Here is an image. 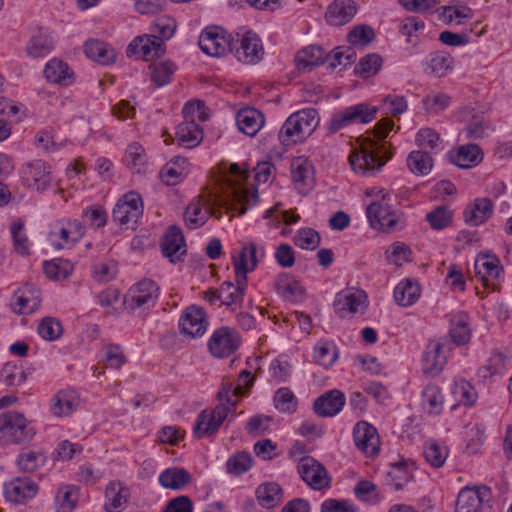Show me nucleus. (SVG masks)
<instances>
[{
	"label": "nucleus",
	"mask_w": 512,
	"mask_h": 512,
	"mask_svg": "<svg viewBox=\"0 0 512 512\" xmlns=\"http://www.w3.org/2000/svg\"><path fill=\"white\" fill-rule=\"evenodd\" d=\"M423 455L432 467L440 468L448 458L449 449L444 443L429 440L424 444Z\"/></svg>",
	"instance_id": "48"
},
{
	"label": "nucleus",
	"mask_w": 512,
	"mask_h": 512,
	"mask_svg": "<svg viewBox=\"0 0 512 512\" xmlns=\"http://www.w3.org/2000/svg\"><path fill=\"white\" fill-rule=\"evenodd\" d=\"M451 162L462 169H469L477 166L483 160V151L476 144H465L460 146L450 156Z\"/></svg>",
	"instance_id": "34"
},
{
	"label": "nucleus",
	"mask_w": 512,
	"mask_h": 512,
	"mask_svg": "<svg viewBox=\"0 0 512 512\" xmlns=\"http://www.w3.org/2000/svg\"><path fill=\"white\" fill-rule=\"evenodd\" d=\"M175 136L180 146L194 148L202 141L203 132L196 122L184 121L176 127Z\"/></svg>",
	"instance_id": "38"
},
{
	"label": "nucleus",
	"mask_w": 512,
	"mask_h": 512,
	"mask_svg": "<svg viewBox=\"0 0 512 512\" xmlns=\"http://www.w3.org/2000/svg\"><path fill=\"white\" fill-rule=\"evenodd\" d=\"M179 326L185 335L191 338L201 337L208 326L205 311L196 306L186 308L180 318Z\"/></svg>",
	"instance_id": "21"
},
{
	"label": "nucleus",
	"mask_w": 512,
	"mask_h": 512,
	"mask_svg": "<svg viewBox=\"0 0 512 512\" xmlns=\"http://www.w3.org/2000/svg\"><path fill=\"white\" fill-rule=\"evenodd\" d=\"M35 430L25 416L15 411L0 414V443L20 444L33 438Z\"/></svg>",
	"instance_id": "6"
},
{
	"label": "nucleus",
	"mask_w": 512,
	"mask_h": 512,
	"mask_svg": "<svg viewBox=\"0 0 512 512\" xmlns=\"http://www.w3.org/2000/svg\"><path fill=\"white\" fill-rule=\"evenodd\" d=\"M450 336L457 345H465L471 339V328L467 315L458 314L451 320Z\"/></svg>",
	"instance_id": "49"
},
{
	"label": "nucleus",
	"mask_w": 512,
	"mask_h": 512,
	"mask_svg": "<svg viewBox=\"0 0 512 512\" xmlns=\"http://www.w3.org/2000/svg\"><path fill=\"white\" fill-rule=\"evenodd\" d=\"M430 226L435 230H442L452 222V211L445 206H438L426 216Z\"/></svg>",
	"instance_id": "64"
},
{
	"label": "nucleus",
	"mask_w": 512,
	"mask_h": 512,
	"mask_svg": "<svg viewBox=\"0 0 512 512\" xmlns=\"http://www.w3.org/2000/svg\"><path fill=\"white\" fill-rule=\"evenodd\" d=\"M410 171L416 175H427L433 167L432 157L425 151H412L407 158Z\"/></svg>",
	"instance_id": "54"
},
{
	"label": "nucleus",
	"mask_w": 512,
	"mask_h": 512,
	"mask_svg": "<svg viewBox=\"0 0 512 512\" xmlns=\"http://www.w3.org/2000/svg\"><path fill=\"white\" fill-rule=\"evenodd\" d=\"M142 213L143 205L140 195L136 192H129L116 203L112 211V218L121 225L133 226Z\"/></svg>",
	"instance_id": "12"
},
{
	"label": "nucleus",
	"mask_w": 512,
	"mask_h": 512,
	"mask_svg": "<svg viewBox=\"0 0 512 512\" xmlns=\"http://www.w3.org/2000/svg\"><path fill=\"white\" fill-rule=\"evenodd\" d=\"M378 109L366 103H359L336 111L325 123L324 128L328 135L355 124H367L375 119Z\"/></svg>",
	"instance_id": "5"
},
{
	"label": "nucleus",
	"mask_w": 512,
	"mask_h": 512,
	"mask_svg": "<svg viewBox=\"0 0 512 512\" xmlns=\"http://www.w3.org/2000/svg\"><path fill=\"white\" fill-rule=\"evenodd\" d=\"M378 197L379 200L371 202L366 208L370 226L385 233L401 230L405 226L403 213L389 203L391 194L381 190Z\"/></svg>",
	"instance_id": "4"
},
{
	"label": "nucleus",
	"mask_w": 512,
	"mask_h": 512,
	"mask_svg": "<svg viewBox=\"0 0 512 512\" xmlns=\"http://www.w3.org/2000/svg\"><path fill=\"white\" fill-rule=\"evenodd\" d=\"M209 214H214L210 207L203 208L200 199H194L185 210V222L190 229H196L205 224Z\"/></svg>",
	"instance_id": "45"
},
{
	"label": "nucleus",
	"mask_w": 512,
	"mask_h": 512,
	"mask_svg": "<svg viewBox=\"0 0 512 512\" xmlns=\"http://www.w3.org/2000/svg\"><path fill=\"white\" fill-rule=\"evenodd\" d=\"M416 142L420 147L431 149L435 152L443 150L439 134L431 128L420 129L416 135Z\"/></svg>",
	"instance_id": "61"
},
{
	"label": "nucleus",
	"mask_w": 512,
	"mask_h": 512,
	"mask_svg": "<svg viewBox=\"0 0 512 512\" xmlns=\"http://www.w3.org/2000/svg\"><path fill=\"white\" fill-rule=\"evenodd\" d=\"M55 47L51 34L46 30H39L31 36L26 43L25 52L28 57L40 58L50 54Z\"/></svg>",
	"instance_id": "31"
},
{
	"label": "nucleus",
	"mask_w": 512,
	"mask_h": 512,
	"mask_svg": "<svg viewBox=\"0 0 512 512\" xmlns=\"http://www.w3.org/2000/svg\"><path fill=\"white\" fill-rule=\"evenodd\" d=\"M234 201L228 205V209L236 211L239 215L246 213L248 208L254 206L258 201V192L256 190L250 191L248 189L233 188Z\"/></svg>",
	"instance_id": "47"
},
{
	"label": "nucleus",
	"mask_w": 512,
	"mask_h": 512,
	"mask_svg": "<svg viewBox=\"0 0 512 512\" xmlns=\"http://www.w3.org/2000/svg\"><path fill=\"white\" fill-rule=\"evenodd\" d=\"M253 465V459L247 452H239L231 456L226 463L227 472L239 476L247 472Z\"/></svg>",
	"instance_id": "57"
},
{
	"label": "nucleus",
	"mask_w": 512,
	"mask_h": 512,
	"mask_svg": "<svg viewBox=\"0 0 512 512\" xmlns=\"http://www.w3.org/2000/svg\"><path fill=\"white\" fill-rule=\"evenodd\" d=\"M165 49V43L150 34L136 37L129 44L127 52L145 60H152L162 56Z\"/></svg>",
	"instance_id": "22"
},
{
	"label": "nucleus",
	"mask_w": 512,
	"mask_h": 512,
	"mask_svg": "<svg viewBox=\"0 0 512 512\" xmlns=\"http://www.w3.org/2000/svg\"><path fill=\"white\" fill-rule=\"evenodd\" d=\"M356 13L353 0H334L327 8L325 19L332 26H341L350 22Z\"/></svg>",
	"instance_id": "25"
},
{
	"label": "nucleus",
	"mask_w": 512,
	"mask_h": 512,
	"mask_svg": "<svg viewBox=\"0 0 512 512\" xmlns=\"http://www.w3.org/2000/svg\"><path fill=\"white\" fill-rule=\"evenodd\" d=\"M320 122L314 108L294 112L283 123L278 139L284 146H291L305 141L316 130Z\"/></svg>",
	"instance_id": "2"
},
{
	"label": "nucleus",
	"mask_w": 512,
	"mask_h": 512,
	"mask_svg": "<svg viewBox=\"0 0 512 512\" xmlns=\"http://www.w3.org/2000/svg\"><path fill=\"white\" fill-rule=\"evenodd\" d=\"M37 493V484L27 477H17L4 484V496L11 503L24 504Z\"/></svg>",
	"instance_id": "19"
},
{
	"label": "nucleus",
	"mask_w": 512,
	"mask_h": 512,
	"mask_svg": "<svg viewBox=\"0 0 512 512\" xmlns=\"http://www.w3.org/2000/svg\"><path fill=\"white\" fill-rule=\"evenodd\" d=\"M130 499V489L120 481H112L105 490V510L107 512L122 511Z\"/></svg>",
	"instance_id": "27"
},
{
	"label": "nucleus",
	"mask_w": 512,
	"mask_h": 512,
	"mask_svg": "<svg viewBox=\"0 0 512 512\" xmlns=\"http://www.w3.org/2000/svg\"><path fill=\"white\" fill-rule=\"evenodd\" d=\"M264 256V248H258L254 242L243 244L239 253L232 256L235 276L247 278V274L255 270Z\"/></svg>",
	"instance_id": "16"
},
{
	"label": "nucleus",
	"mask_w": 512,
	"mask_h": 512,
	"mask_svg": "<svg viewBox=\"0 0 512 512\" xmlns=\"http://www.w3.org/2000/svg\"><path fill=\"white\" fill-rule=\"evenodd\" d=\"M412 479V464L405 460L391 464L386 474V484L396 491L403 489Z\"/></svg>",
	"instance_id": "37"
},
{
	"label": "nucleus",
	"mask_w": 512,
	"mask_h": 512,
	"mask_svg": "<svg viewBox=\"0 0 512 512\" xmlns=\"http://www.w3.org/2000/svg\"><path fill=\"white\" fill-rule=\"evenodd\" d=\"M353 440L356 447L367 456H376L380 450V439L377 430L368 422L360 421L353 429Z\"/></svg>",
	"instance_id": "18"
},
{
	"label": "nucleus",
	"mask_w": 512,
	"mask_h": 512,
	"mask_svg": "<svg viewBox=\"0 0 512 512\" xmlns=\"http://www.w3.org/2000/svg\"><path fill=\"white\" fill-rule=\"evenodd\" d=\"M493 212V204L488 198L476 199L464 212V221L470 226H479L490 218Z\"/></svg>",
	"instance_id": "36"
},
{
	"label": "nucleus",
	"mask_w": 512,
	"mask_h": 512,
	"mask_svg": "<svg viewBox=\"0 0 512 512\" xmlns=\"http://www.w3.org/2000/svg\"><path fill=\"white\" fill-rule=\"evenodd\" d=\"M190 481L191 475L184 468H168L159 475L160 484L172 490H181Z\"/></svg>",
	"instance_id": "44"
},
{
	"label": "nucleus",
	"mask_w": 512,
	"mask_h": 512,
	"mask_svg": "<svg viewBox=\"0 0 512 512\" xmlns=\"http://www.w3.org/2000/svg\"><path fill=\"white\" fill-rule=\"evenodd\" d=\"M184 246L185 239L181 229L175 225L170 226L161 243L163 255L169 258L170 262L176 263L185 254Z\"/></svg>",
	"instance_id": "24"
},
{
	"label": "nucleus",
	"mask_w": 512,
	"mask_h": 512,
	"mask_svg": "<svg viewBox=\"0 0 512 512\" xmlns=\"http://www.w3.org/2000/svg\"><path fill=\"white\" fill-rule=\"evenodd\" d=\"M44 77L47 81L68 86L74 81V73L68 64L60 59H51L44 68Z\"/></svg>",
	"instance_id": "33"
},
{
	"label": "nucleus",
	"mask_w": 512,
	"mask_h": 512,
	"mask_svg": "<svg viewBox=\"0 0 512 512\" xmlns=\"http://www.w3.org/2000/svg\"><path fill=\"white\" fill-rule=\"evenodd\" d=\"M446 364V356L443 354L440 343H430L422 357V371L426 375L436 376L440 374Z\"/></svg>",
	"instance_id": "32"
},
{
	"label": "nucleus",
	"mask_w": 512,
	"mask_h": 512,
	"mask_svg": "<svg viewBox=\"0 0 512 512\" xmlns=\"http://www.w3.org/2000/svg\"><path fill=\"white\" fill-rule=\"evenodd\" d=\"M451 102L448 94L443 92H430L422 100L424 109L428 113H438L446 109Z\"/></svg>",
	"instance_id": "58"
},
{
	"label": "nucleus",
	"mask_w": 512,
	"mask_h": 512,
	"mask_svg": "<svg viewBox=\"0 0 512 512\" xmlns=\"http://www.w3.org/2000/svg\"><path fill=\"white\" fill-rule=\"evenodd\" d=\"M233 45L230 52L238 61L245 64H256L262 60L264 48L260 37L253 31L237 32L232 37Z\"/></svg>",
	"instance_id": "8"
},
{
	"label": "nucleus",
	"mask_w": 512,
	"mask_h": 512,
	"mask_svg": "<svg viewBox=\"0 0 512 512\" xmlns=\"http://www.w3.org/2000/svg\"><path fill=\"white\" fill-rule=\"evenodd\" d=\"M233 35L218 26L206 27L199 36V47L207 55L221 57L231 50Z\"/></svg>",
	"instance_id": "10"
},
{
	"label": "nucleus",
	"mask_w": 512,
	"mask_h": 512,
	"mask_svg": "<svg viewBox=\"0 0 512 512\" xmlns=\"http://www.w3.org/2000/svg\"><path fill=\"white\" fill-rule=\"evenodd\" d=\"M85 235V227L77 219H60L50 226L48 242L55 250L70 249Z\"/></svg>",
	"instance_id": "7"
},
{
	"label": "nucleus",
	"mask_w": 512,
	"mask_h": 512,
	"mask_svg": "<svg viewBox=\"0 0 512 512\" xmlns=\"http://www.w3.org/2000/svg\"><path fill=\"white\" fill-rule=\"evenodd\" d=\"M338 358V350L336 345L327 340H320L314 347V359L315 361L328 368L332 366Z\"/></svg>",
	"instance_id": "52"
},
{
	"label": "nucleus",
	"mask_w": 512,
	"mask_h": 512,
	"mask_svg": "<svg viewBox=\"0 0 512 512\" xmlns=\"http://www.w3.org/2000/svg\"><path fill=\"white\" fill-rule=\"evenodd\" d=\"M297 471L301 479L313 490L321 491L331 485V477L327 469L312 457L301 458Z\"/></svg>",
	"instance_id": "11"
},
{
	"label": "nucleus",
	"mask_w": 512,
	"mask_h": 512,
	"mask_svg": "<svg viewBox=\"0 0 512 512\" xmlns=\"http://www.w3.org/2000/svg\"><path fill=\"white\" fill-rule=\"evenodd\" d=\"M78 496V488L74 485L59 487L54 500L56 512H72L76 507Z\"/></svg>",
	"instance_id": "46"
},
{
	"label": "nucleus",
	"mask_w": 512,
	"mask_h": 512,
	"mask_svg": "<svg viewBox=\"0 0 512 512\" xmlns=\"http://www.w3.org/2000/svg\"><path fill=\"white\" fill-rule=\"evenodd\" d=\"M420 285L411 279L400 281L393 292L395 302L403 307L414 304L420 297Z\"/></svg>",
	"instance_id": "41"
},
{
	"label": "nucleus",
	"mask_w": 512,
	"mask_h": 512,
	"mask_svg": "<svg viewBox=\"0 0 512 512\" xmlns=\"http://www.w3.org/2000/svg\"><path fill=\"white\" fill-rule=\"evenodd\" d=\"M79 403L80 397L75 390H60L52 397L50 410L56 417H66L76 410Z\"/></svg>",
	"instance_id": "28"
},
{
	"label": "nucleus",
	"mask_w": 512,
	"mask_h": 512,
	"mask_svg": "<svg viewBox=\"0 0 512 512\" xmlns=\"http://www.w3.org/2000/svg\"><path fill=\"white\" fill-rule=\"evenodd\" d=\"M490 499L491 490L487 486L464 487L458 493L455 512H482Z\"/></svg>",
	"instance_id": "14"
},
{
	"label": "nucleus",
	"mask_w": 512,
	"mask_h": 512,
	"mask_svg": "<svg viewBox=\"0 0 512 512\" xmlns=\"http://www.w3.org/2000/svg\"><path fill=\"white\" fill-rule=\"evenodd\" d=\"M443 395L438 386L429 384L422 391L423 408L432 415H437L443 408Z\"/></svg>",
	"instance_id": "50"
},
{
	"label": "nucleus",
	"mask_w": 512,
	"mask_h": 512,
	"mask_svg": "<svg viewBox=\"0 0 512 512\" xmlns=\"http://www.w3.org/2000/svg\"><path fill=\"white\" fill-rule=\"evenodd\" d=\"M389 158L384 144L367 138L354 148L349 155V163L355 172L370 176L378 172Z\"/></svg>",
	"instance_id": "3"
},
{
	"label": "nucleus",
	"mask_w": 512,
	"mask_h": 512,
	"mask_svg": "<svg viewBox=\"0 0 512 512\" xmlns=\"http://www.w3.org/2000/svg\"><path fill=\"white\" fill-rule=\"evenodd\" d=\"M253 382L254 378L248 370L240 372L236 385L229 379H223L217 392V399L220 403L214 409H205L198 415L193 430L195 437L200 439L214 435L228 415L235 412L237 400H234L233 397L244 395L252 387Z\"/></svg>",
	"instance_id": "1"
},
{
	"label": "nucleus",
	"mask_w": 512,
	"mask_h": 512,
	"mask_svg": "<svg viewBox=\"0 0 512 512\" xmlns=\"http://www.w3.org/2000/svg\"><path fill=\"white\" fill-rule=\"evenodd\" d=\"M454 59L445 51H435L429 54L424 64L426 73L434 77H443L453 70Z\"/></svg>",
	"instance_id": "35"
},
{
	"label": "nucleus",
	"mask_w": 512,
	"mask_h": 512,
	"mask_svg": "<svg viewBox=\"0 0 512 512\" xmlns=\"http://www.w3.org/2000/svg\"><path fill=\"white\" fill-rule=\"evenodd\" d=\"M238 333L229 327L216 329L210 337L208 348L211 354L217 358H225L232 355L239 347Z\"/></svg>",
	"instance_id": "15"
},
{
	"label": "nucleus",
	"mask_w": 512,
	"mask_h": 512,
	"mask_svg": "<svg viewBox=\"0 0 512 512\" xmlns=\"http://www.w3.org/2000/svg\"><path fill=\"white\" fill-rule=\"evenodd\" d=\"M0 381L6 386H17L25 381V372L22 366L6 363L0 371Z\"/></svg>",
	"instance_id": "59"
},
{
	"label": "nucleus",
	"mask_w": 512,
	"mask_h": 512,
	"mask_svg": "<svg viewBox=\"0 0 512 512\" xmlns=\"http://www.w3.org/2000/svg\"><path fill=\"white\" fill-rule=\"evenodd\" d=\"M37 331L44 340L54 341L62 335L63 327L59 320L46 317L39 323Z\"/></svg>",
	"instance_id": "60"
},
{
	"label": "nucleus",
	"mask_w": 512,
	"mask_h": 512,
	"mask_svg": "<svg viewBox=\"0 0 512 512\" xmlns=\"http://www.w3.org/2000/svg\"><path fill=\"white\" fill-rule=\"evenodd\" d=\"M278 294L285 300L297 301L303 295V287L292 277H280L276 282Z\"/></svg>",
	"instance_id": "53"
},
{
	"label": "nucleus",
	"mask_w": 512,
	"mask_h": 512,
	"mask_svg": "<svg viewBox=\"0 0 512 512\" xmlns=\"http://www.w3.org/2000/svg\"><path fill=\"white\" fill-rule=\"evenodd\" d=\"M84 52L88 58L103 65L114 63L116 59L115 51L97 39L87 40L84 44Z\"/></svg>",
	"instance_id": "42"
},
{
	"label": "nucleus",
	"mask_w": 512,
	"mask_h": 512,
	"mask_svg": "<svg viewBox=\"0 0 512 512\" xmlns=\"http://www.w3.org/2000/svg\"><path fill=\"white\" fill-rule=\"evenodd\" d=\"M375 38V31L368 25L354 27L347 36L348 42L353 46H366Z\"/></svg>",
	"instance_id": "62"
},
{
	"label": "nucleus",
	"mask_w": 512,
	"mask_h": 512,
	"mask_svg": "<svg viewBox=\"0 0 512 512\" xmlns=\"http://www.w3.org/2000/svg\"><path fill=\"white\" fill-rule=\"evenodd\" d=\"M475 272L477 277L486 287L494 289V281L498 280L504 273L500 259L493 253L481 252L475 260Z\"/></svg>",
	"instance_id": "17"
},
{
	"label": "nucleus",
	"mask_w": 512,
	"mask_h": 512,
	"mask_svg": "<svg viewBox=\"0 0 512 512\" xmlns=\"http://www.w3.org/2000/svg\"><path fill=\"white\" fill-rule=\"evenodd\" d=\"M333 306L340 318L363 313L367 307V295L363 290L347 289L336 295Z\"/></svg>",
	"instance_id": "13"
},
{
	"label": "nucleus",
	"mask_w": 512,
	"mask_h": 512,
	"mask_svg": "<svg viewBox=\"0 0 512 512\" xmlns=\"http://www.w3.org/2000/svg\"><path fill=\"white\" fill-rule=\"evenodd\" d=\"M295 61L298 69L310 71L326 61V52L320 46L310 45L297 52Z\"/></svg>",
	"instance_id": "43"
},
{
	"label": "nucleus",
	"mask_w": 512,
	"mask_h": 512,
	"mask_svg": "<svg viewBox=\"0 0 512 512\" xmlns=\"http://www.w3.org/2000/svg\"><path fill=\"white\" fill-rule=\"evenodd\" d=\"M159 297V287L150 280L144 279L132 286L125 296L124 303L134 314H142L153 308Z\"/></svg>",
	"instance_id": "9"
},
{
	"label": "nucleus",
	"mask_w": 512,
	"mask_h": 512,
	"mask_svg": "<svg viewBox=\"0 0 512 512\" xmlns=\"http://www.w3.org/2000/svg\"><path fill=\"white\" fill-rule=\"evenodd\" d=\"M125 161L133 172L143 173L145 171L146 164L143 147L137 143L129 145L126 150Z\"/></svg>",
	"instance_id": "56"
},
{
	"label": "nucleus",
	"mask_w": 512,
	"mask_h": 512,
	"mask_svg": "<svg viewBox=\"0 0 512 512\" xmlns=\"http://www.w3.org/2000/svg\"><path fill=\"white\" fill-rule=\"evenodd\" d=\"M40 303V290L32 285H27L17 291L11 307L18 314H30L40 306Z\"/></svg>",
	"instance_id": "26"
},
{
	"label": "nucleus",
	"mask_w": 512,
	"mask_h": 512,
	"mask_svg": "<svg viewBox=\"0 0 512 512\" xmlns=\"http://www.w3.org/2000/svg\"><path fill=\"white\" fill-rule=\"evenodd\" d=\"M274 404L280 412L291 413L297 408V399L289 388H280L274 396Z\"/></svg>",
	"instance_id": "63"
},
{
	"label": "nucleus",
	"mask_w": 512,
	"mask_h": 512,
	"mask_svg": "<svg viewBox=\"0 0 512 512\" xmlns=\"http://www.w3.org/2000/svg\"><path fill=\"white\" fill-rule=\"evenodd\" d=\"M177 24L175 19L169 16H161L154 20L150 27L152 36L160 39L163 43L165 40L171 39L176 31Z\"/></svg>",
	"instance_id": "55"
},
{
	"label": "nucleus",
	"mask_w": 512,
	"mask_h": 512,
	"mask_svg": "<svg viewBox=\"0 0 512 512\" xmlns=\"http://www.w3.org/2000/svg\"><path fill=\"white\" fill-rule=\"evenodd\" d=\"M255 495L260 506L273 509L282 502L283 490L276 482H265L257 487Z\"/></svg>",
	"instance_id": "39"
},
{
	"label": "nucleus",
	"mask_w": 512,
	"mask_h": 512,
	"mask_svg": "<svg viewBox=\"0 0 512 512\" xmlns=\"http://www.w3.org/2000/svg\"><path fill=\"white\" fill-rule=\"evenodd\" d=\"M247 289V278L235 276V282L225 281L220 286V301L225 306L241 305Z\"/></svg>",
	"instance_id": "30"
},
{
	"label": "nucleus",
	"mask_w": 512,
	"mask_h": 512,
	"mask_svg": "<svg viewBox=\"0 0 512 512\" xmlns=\"http://www.w3.org/2000/svg\"><path fill=\"white\" fill-rule=\"evenodd\" d=\"M22 178L25 184L37 191H44L51 183L49 166L42 160H34L22 167Z\"/></svg>",
	"instance_id": "20"
},
{
	"label": "nucleus",
	"mask_w": 512,
	"mask_h": 512,
	"mask_svg": "<svg viewBox=\"0 0 512 512\" xmlns=\"http://www.w3.org/2000/svg\"><path fill=\"white\" fill-rule=\"evenodd\" d=\"M345 404V395L340 390L334 389L319 396L313 405L314 411L321 417L337 415Z\"/></svg>",
	"instance_id": "23"
},
{
	"label": "nucleus",
	"mask_w": 512,
	"mask_h": 512,
	"mask_svg": "<svg viewBox=\"0 0 512 512\" xmlns=\"http://www.w3.org/2000/svg\"><path fill=\"white\" fill-rule=\"evenodd\" d=\"M292 180L296 189L301 194H306L310 191L313 184V171L312 166L304 160H296L291 165Z\"/></svg>",
	"instance_id": "40"
},
{
	"label": "nucleus",
	"mask_w": 512,
	"mask_h": 512,
	"mask_svg": "<svg viewBox=\"0 0 512 512\" xmlns=\"http://www.w3.org/2000/svg\"><path fill=\"white\" fill-rule=\"evenodd\" d=\"M239 130L247 136H255L264 126L265 117L256 108H244L236 115Z\"/></svg>",
	"instance_id": "29"
},
{
	"label": "nucleus",
	"mask_w": 512,
	"mask_h": 512,
	"mask_svg": "<svg viewBox=\"0 0 512 512\" xmlns=\"http://www.w3.org/2000/svg\"><path fill=\"white\" fill-rule=\"evenodd\" d=\"M149 68L151 70V80L158 87L168 85L177 69L176 65L171 61L152 63Z\"/></svg>",
	"instance_id": "51"
}]
</instances>
